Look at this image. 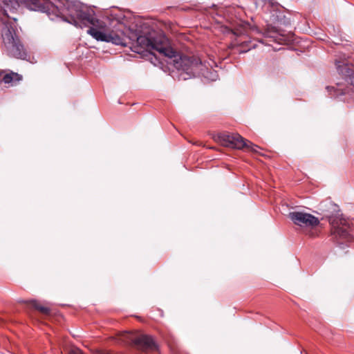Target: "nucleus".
<instances>
[{
    "mask_svg": "<svg viewBox=\"0 0 354 354\" xmlns=\"http://www.w3.org/2000/svg\"><path fill=\"white\" fill-rule=\"evenodd\" d=\"M137 43L143 48L157 51L160 55L171 59L169 64H173V60L177 59L179 53L175 50L169 44L168 40L163 36L156 38H149L147 36H139Z\"/></svg>",
    "mask_w": 354,
    "mask_h": 354,
    "instance_id": "5",
    "label": "nucleus"
},
{
    "mask_svg": "<svg viewBox=\"0 0 354 354\" xmlns=\"http://www.w3.org/2000/svg\"><path fill=\"white\" fill-rule=\"evenodd\" d=\"M21 80V76L18 73L11 72L6 74L3 77V81L5 84H11L18 82Z\"/></svg>",
    "mask_w": 354,
    "mask_h": 354,
    "instance_id": "14",
    "label": "nucleus"
},
{
    "mask_svg": "<svg viewBox=\"0 0 354 354\" xmlns=\"http://www.w3.org/2000/svg\"><path fill=\"white\" fill-rule=\"evenodd\" d=\"M61 14L64 15V20L77 27H89L87 32L97 41L111 42L113 44L122 45V38L118 34L111 32H104L91 26H95L98 20L94 12L78 1H66Z\"/></svg>",
    "mask_w": 354,
    "mask_h": 354,
    "instance_id": "1",
    "label": "nucleus"
},
{
    "mask_svg": "<svg viewBox=\"0 0 354 354\" xmlns=\"http://www.w3.org/2000/svg\"><path fill=\"white\" fill-rule=\"evenodd\" d=\"M1 37L8 54L16 58L26 59V50L16 34L15 19H11L6 16L1 19Z\"/></svg>",
    "mask_w": 354,
    "mask_h": 354,
    "instance_id": "4",
    "label": "nucleus"
},
{
    "mask_svg": "<svg viewBox=\"0 0 354 354\" xmlns=\"http://www.w3.org/2000/svg\"><path fill=\"white\" fill-rule=\"evenodd\" d=\"M289 218L295 225L300 227H314L319 224L318 218L303 212H290Z\"/></svg>",
    "mask_w": 354,
    "mask_h": 354,
    "instance_id": "8",
    "label": "nucleus"
},
{
    "mask_svg": "<svg viewBox=\"0 0 354 354\" xmlns=\"http://www.w3.org/2000/svg\"><path fill=\"white\" fill-rule=\"evenodd\" d=\"M102 354H108V353H102Z\"/></svg>",
    "mask_w": 354,
    "mask_h": 354,
    "instance_id": "18",
    "label": "nucleus"
},
{
    "mask_svg": "<svg viewBox=\"0 0 354 354\" xmlns=\"http://www.w3.org/2000/svg\"><path fill=\"white\" fill-rule=\"evenodd\" d=\"M173 65L178 71H182L187 80L192 77L201 76L209 81H216L218 75L217 71L213 69L216 62L210 59V62H203L201 59L195 55L179 54L177 59L173 60Z\"/></svg>",
    "mask_w": 354,
    "mask_h": 354,
    "instance_id": "3",
    "label": "nucleus"
},
{
    "mask_svg": "<svg viewBox=\"0 0 354 354\" xmlns=\"http://www.w3.org/2000/svg\"><path fill=\"white\" fill-rule=\"evenodd\" d=\"M12 2V0H0V7L9 6Z\"/></svg>",
    "mask_w": 354,
    "mask_h": 354,
    "instance_id": "17",
    "label": "nucleus"
},
{
    "mask_svg": "<svg viewBox=\"0 0 354 354\" xmlns=\"http://www.w3.org/2000/svg\"><path fill=\"white\" fill-rule=\"evenodd\" d=\"M263 35L264 37H269L273 39L274 41H277L281 36H282L278 31V30L273 26H268L264 30Z\"/></svg>",
    "mask_w": 354,
    "mask_h": 354,
    "instance_id": "13",
    "label": "nucleus"
},
{
    "mask_svg": "<svg viewBox=\"0 0 354 354\" xmlns=\"http://www.w3.org/2000/svg\"><path fill=\"white\" fill-rule=\"evenodd\" d=\"M257 41L256 40H250V39H245L242 41L240 44L241 49H240V53H246L252 48H254L257 46Z\"/></svg>",
    "mask_w": 354,
    "mask_h": 354,
    "instance_id": "15",
    "label": "nucleus"
},
{
    "mask_svg": "<svg viewBox=\"0 0 354 354\" xmlns=\"http://www.w3.org/2000/svg\"><path fill=\"white\" fill-rule=\"evenodd\" d=\"M67 354H85L78 348H71Z\"/></svg>",
    "mask_w": 354,
    "mask_h": 354,
    "instance_id": "16",
    "label": "nucleus"
},
{
    "mask_svg": "<svg viewBox=\"0 0 354 354\" xmlns=\"http://www.w3.org/2000/svg\"><path fill=\"white\" fill-rule=\"evenodd\" d=\"M326 89L332 97H339L348 93L349 88H344L341 84H337L336 86H327Z\"/></svg>",
    "mask_w": 354,
    "mask_h": 354,
    "instance_id": "11",
    "label": "nucleus"
},
{
    "mask_svg": "<svg viewBox=\"0 0 354 354\" xmlns=\"http://www.w3.org/2000/svg\"><path fill=\"white\" fill-rule=\"evenodd\" d=\"M121 340L127 344L135 346L142 352H154L158 346L151 336L136 333L125 332L121 336Z\"/></svg>",
    "mask_w": 354,
    "mask_h": 354,
    "instance_id": "6",
    "label": "nucleus"
},
{
    "mask_svg": "<svg viewBox=\"0 0 354 354\" xmlns=\"http://www.w3.org/2000/svg\"><path fill=\"white\" fill-rule=\"evenodd\" d=\"M28 6L32 10L48 12L53 4L47 0H26Z\"/></svg>",
    "mask_w": 354,
    "mask_h": 354,
    "instance_id": "10",
    "label": "nucleus"
},
{
    "mask_svg": "<svg viewBox=\"0 0 354 354\" xmlns=\"http://www.w3.org/2000/svg\"><path fill=\"white\" fill-rule=\"evenodd\" d=\"M217 140L223 146L236 149H245L257 153L259 147L250 141L245 140L238 133L227 132L220 133L217 135Z\"/></svg>",
    "mask_w": 354,
    "mask_h": 354,
    "instance_id": "7",
    "label": "nucleus"
},
{
    "mask_svg": "<svg viewBox=\"0 0 354 354\" xmlns=\"http://www.w3.org/2000/svg\"><path fill=\"white\" fill-rule=\"evenodd\" d=\"M324 216L330 225V236L333 242L341 248L349 245L354 241L348 221L342 216L339 207L332 201H326L320 204Z\"/></svg>",
    "mask_w": 354,
    "mask_h": 354,
    "instance_id": "2",
    "label": "nucleus"
},
{
    "mask_svg": "<svg viewBox=\"0 0 354 354\" xmlns=\"http://www.w3.org/2000/svg\"><path fill=\"white\" fill-rule=\"evenodd\" d=\"M25 303L28 307L35 309L44 315H48L50 313V310L49 308L41 305L36 300L26 301Z\"/></svg>",
    "mask_w": 354,
    "mask_h": 354,
    "instance_id": "12",
    "label": "nucleus"
},
{
    "mask_svg": "<svg viewBox=\"0 0 354 354\" xmlns=\"http://www.w3.org/2000/svg\"><path fill=\"white\" fill-rule=\"evenodd\" d=\"M337 72L343 78L351 85L354 86V71L344 62L337 61L335 62Z\"/></svg>",
    "mask_w": 354,
    "mask_h": 354,
    "instance_id": "9",
    "label": "nucleus"
}]
</instances>
